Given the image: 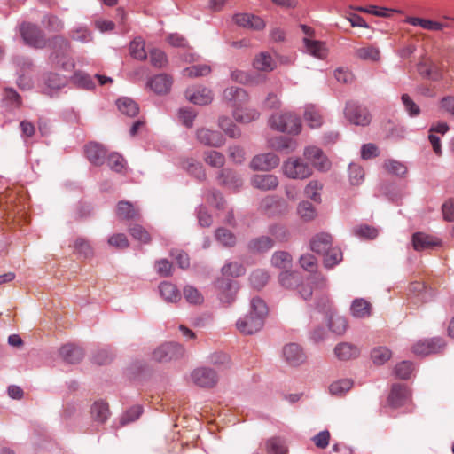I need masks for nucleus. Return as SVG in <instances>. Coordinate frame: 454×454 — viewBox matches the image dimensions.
I'll return each instance as SVG.
<instances>
[{
  "mask_svg": "<svg viewBox=\"0 0 454 454\" xmlns=\"http://www.w3.org/2000/svg\"><path fill=\"white\" fill-rule=\"evenodd\" d=\"M223 99L232 108L233 117L238 122L248 123L259 116L255 109L247 107L249 96L241 88H227L223 91Z\"/></svg>",
  "mask_w": 454,
  "mask_h": 454,
  "instance_id": "f257e3e1",
  "label": "nucleus"
},
{
  "mask_svg": "<svg viewBox=\"0 0 454 454\" xmlns=\"http://www.w3.org/2000/svg\"><path fill=\"white\" fill-rule=\"evenodd\" d=\"M244 273V267L238 262L228 263L223 267V278L215 282L218 297L223 303L231 304L234 301L239 289L238 282L231 280L230 277L237 278Z\"/></svg>",
  "mask_w": 454,
  "mask_h": 454,
  "instance_id": "f03ea898",
  "label": "nucleus"
},
{
  "mask_svg": "<svg viewBox=\"0 0 454 454\" xmlns=\"http://www.w3.org/2000/svg\"><path fill=\"white\" fill-rule=\"evenodd\" d=\"M268 307L263 300L254 297L251 300L250 312L237 321V328L243 334H253L263 326Z\"/></svg>",
  "mask_w": 454,
  "mask_h": 454,
  "instance_id": "7ed1b4c3",
  "label": "nucleus"
},
{
  "mask_svg": "<svg viewBox=\"0 0 454 454\" xmlns=\"http://www.w3.org/2000/svg\"><path fill=\"white\" fill-rule=\"evenodd\" d=\"M52 52L50 55V62L52 67H61L65 71H72L74 63L70 56V43L63 36H55L51 42Z\"/></svg>",
  "mask_w": 454,
  "mask_h": 454,
  "instance_id": "20e7f679",
  "label": "nucleus"
},
{
  "mask_svg": "<svg viewBox=\"0 0 454 454\" xmlns=\"http://www.w3.org/2000/svg\"><path fill=\"white\" fill-rule=\"evenodd\" d=\"M29 205L27 201V195L21 191L19 198V202L7 209L4 215V220L11 229L16 227H22L30 222L28 215Z\"/></svg>",
  "mask_w": 454,
  "mask_h": 454,
  "instance_id": "39448f33",
  "label": "nucleus"
},
{
  "mask_svg": "<svg viewBox=\"0 0 454 454\" xmlns=\"http://www.w3.org/2000/svg\"><path fill=\"white\" fill-rule=\"evenodd\" d=\"M269 122L271 128L290 134H299L301 129L300 118L291 112L273 114Z\"/></svg>",
  "mask_w": 454,
  "mask_h": 454,
  "instance_id": "423d86ee",
  "label": "nucleus"
},
{
  "mask_svg": "<svg viewBox=\"0 0 454 454\" xmlns=\"http://www.w3.org/2000/svg\"><path fill=\"white\" fill-rule=\"evenodd\" d=\"M319 311L329 316V328L336 334H343L348 328V320L346 317L340 316L334 310L331 300L326 296L322 298L317 303Z\"/></svg>",
  "mask_w": 454,
  "mask_h": 454,
  "instance_id": "0eeeda50",
  "label": "nucleus"
},
{
  "mask_svg": "<svg viewBox=\"0 0 454 454\" xmlns=\"http://www.w3.org/2000/svg\"><path fill=\"white\" fill-rule=\"evenodd\" d=\"M283 173L292 179H305L312 175V168L301 158H289L283 165Z\"/></svg>",
  "mask_w": 454,
  "mask_h": 454,
  "instance_id": "6e6552de",
  "label": "nucleus"
},
{
  "mask_svg": "<svg viewBox=\"0 0 454 454\" xmlns=\"http://www.w3.org/2000/svg\"><path fill=\"white\" fill-rule=\"evenodd\" d=\"M344 114L347 120L355 125L366 126L372 120L367 108L353 101L347 103Z\"/></svg>",
  "mask_w": 454,
  "mask_h": 454,
  "instance_id": "1a4fd4ad",
  "label": "nucleus"
},
{
  "mask_svg": "<svg viewBox=\"0 0 454 454\" xmlns=\"http://www.w3.org/2000/svg\"><path fill=\"white\" fill-rule=\"evenodd\" d=\"M20 33L29 46L41 49L46 45L43 32L36 25L23 23L20 27Z\"/></svg>",
  "mask_w": 454,
  "mask_h": 454,
  "instance_id": "9d476101",
  "label": "nucleus"
},
{
  "mask_svg": "<svg viewBox=\"0 0 454 454\" xmlns=\"http://www.w3.org/2000/svg\"><path fill=\"white\" fill-rule=\"evenodd\" d=\"M184 354L183 346L177 343H166L153 353V358L158 362H168L182 357Z\"/></svg>",
  "mask_w": 454,
  "mask_h": 454,
  "instance_id": "9b49d317",
  "label": "nucleus"
},
{
  "mask_svg": "<svg viewBox=\"0 0 454 454\" xmlns=\"http://www.w3.org/2000/svg\"><path fill=\"white\" fill-rule=\"evenodd\" d=\"M411 398V393L406 385L395 384L387 397V403L392 408H399L409 403Z\"/></svg>",
  "mask_w": 454,
  "mask_h": 454,
  "instance_id": "f8f14e48",
  "label": "nucleus"
},
{
  "mask_svg": "<svg viewBox=\"0 0 454 454\" xmlns=\"http://www.w3.org/2000/svg\"><path fill=\"white\" fill-rule=\"evenodd\" d=\"M444 347V341L441 338H433L418 341L412 347V352L416 356H428L440 352Z\"/></svg>",
  "mask_w": 454,
  "mask_h": 454,
  "instance_id": "ddd939ff",
  "label": "nucleus"
},
{
  "mask_svg": "<svg viewBox=\"0 0 454 454\" xmlns=\"http://www.w3.org/2000/svg\"><path fill=\"white\" fill-rule=\"evenodd\" d=\"M191 378L195 385L201 387H212L217 382L215 372L205 367L194 370L191 374Z\"/></svg>",
  "mask_w": 454,
  "mask_h": 454,
  "instance_id": "4468645a",
  "label": "nucleus"
},
{
  "mask_svg": "<svg viewBox=\"0 0 454 454\" xmlns=\"http://www.w3.org/2000/svg\"><path fill=\"white\" fill-rule=\"evenodd\" d=\"M304 156L310 160L313 166L319 171H327L331 163L322 150L317 146H309L304 151Z\"/></svg>",
  "mask_w": 454,
  "mask_h": 454,
  "instance_id": "2eb2a0df",
  "label": "nucleus"
},
{
  "mask_svg": "<svg viewBox=\"0 0 454 454\" xmlns=\"http://www.w3.org/2000/svg\"><path fill=\"white\" fill-rule=\"evenodd\" d=\"M173 84V78L167 74H160L151 77L147 82V86L155 94L163 95L170 91Z\"/></svg>",
  "mask_w": 454,
  "mask_h": 454,
  "instance_id": "dca6fc26",
  "label": "nucleus"
},
{
  "mask_svg": "<svg viewBox=\"0 0 454 454\" xmlns=\"http://www.w3.org/2000/svg\"><path fill=\"white\" fill-rule=\"evenodd\" d=\"M233 20L239 27L254 30H262L266 26L263 19L252 13H237Z\"/></svg>",
  "mask_w": 454,
  "mask_h": 454,
  "instance_id": "f3484780",
  "label": "nucleus"
},
{
  "mask_svg": "<svg viewBox=\"0 0 454 454\" xmlns=\"http://www.w3.org/2000/svg\"><path fill=\"white\" fill-rule=\"evenodd\" d=\"M279 164V158L272 153H263L254 157L251 168L254 170L269 171Z\"/></svg>",
  "mask_w": 454,
  "mask_h": 454,
  "instance_id": "a211bd4d",
  "label": "nucleus"
},
{
  "mask_svg": "<svg viewBox=\"0 0 454 454\" xmlns=\"http://www.w3.org/2000/svg\"><path fill=\"white\" fill-rule=\"evenodd\" d=\"M185 96L192 103L200 106L207 105L213 99L211 90L200 86L187 89Z\"/></svg>",
  "mask_w": 454,
  "mask_h": 454,
  "instance_id": "6ab92c4d",
  "label": "nucleus"
},
{
  "mask_svg": "<svg viewBox=\"0 0 454 454\" xmlns=\"http://www.w3.org/2000/svg\"><path fill=\"white\" fill-rule=\"evenodd\" d=\"M283 356L287 364L292 366H297L304 363L306 359L302 348L296 343H290L284 347Z\"/></svg>",
  "mask_w": 454,
  "mask_h": 454,
  "instance_id": "aec40b11",
  "label": "nucleus"
},
{
  "mask_svg": "<svg viewBox=\"0 0 454 454\" xmlns=\"http://www.w3.org/2000/svg\"><path fill=\"white\" fill-rule=\"evenodd\" d=\"M441 245V239L423 232H416L412 235V246L416 251L433 248Z\"/></svg>",
  "mask_w": 454,
  "mask_h": 454,
  "instance_id": "412c9836",
  "label": "nucleus"
},
{
  "mask_svg": "<svg viewBox=\"0 0 454 454\" xmlns=\"http://www.w3.org/2000/svg\"><path fill=\"white\" fill-rule=\"evenodd\" d=\"M74 82L81 87L90 90L95 87L94 79L97 80L98 83L104 85L106 83H112L113 80L110 77L96 74L94 78H91L89 74L81 72H76L74 75Z\"/></svg>",
  "mask_w": 454,
  "mask_h": 454,
  "instance_id": "4be33fe9",
  "label": "nucleus"
},
{
  "mask_svg": "<svg viewBox=\"0 0 454 454\" xmlns=\"http://www.w3.org/2000/svg\"><path fill=\"white\" fill-rule=\"evenodd\" d=\"M197 138L201 144L213 147H220L224 144V138L220 132L207 129H199Z\"/></svg>",
  "mask_w": 454,
  "mask_h": 454,
  "instance_id": "5701e85b",
  "label": "nucleus"
},
{
  "mask_svg": "<svg viewBox=\"0 0 454 454\" xmlns=\"http://www.w3.org/2000/svg\"><path fill=\"white\" fill-rule=\"evenodd\" d=\"M116 215L121 221L138 220L140 218V212L134 204L121 200L117 205Z\"/></svg>",
  "mask_w": 454,
  "mask_h": 454,
  "instance_id": "b1692460",
  "label": "nucleus"
},
{
  "mask_svg": "<svg viewBox=\"0 0 454 454\" xmlns=\"http://www.w3.org/2000/svg\"><path fill=\"white\" fill-rule=\"evenodd\" d=\"M87 159L94 165H102L106 157V151L103 145L98 143H89L84 149Z\"/></svg>",
  "mask_w": 454,
  "mask_h": 454,
  "instance_id": "393cba45",
  "label": "nucleus"
},
{
  "mask_svg": "<svg viewBox=\"0 0 454 454\" xmlns=\"http://www.w3.org/2000/svg\"><path fill=\"white\" fill-rule=\"evenodd\" d=\"M286 209V202L274 196H269L263 199L260 205V210L267 215H273L282 213Z\"/></svg>",
  "mask_w": 454,
  "mask_h": 454,
  "instance_id": "a878e982",
  "label": "nucleus"
},
{
  "mask_svg": "<svg viewBox=\"0 0 454 454\" xmlns=\"http://www.w3.org/2000/svg\"><path fill=\"white\" fill-rule=\"evenodd\" d=\"M59 355L66 363L76 364L82 359L83 350L79 346L68 343L60 348Z\"/></svg>",
  "mask_w": 454,
  "mask_h": 454,
  "instance_id": "bb28decb",
  "label": "nucleus"
},
{
  "mask_svg": "<svg viewBox=\"0 0 454 454\" xmlns=\"http://www.w3.org/2000/svg\"><path fill=\"white\" fill-rule=\"evenodd\" d=\"M449 130V126L445 122H439L436 125H433L429 129V141L432 145L434 152L437 155L442 154V148L440 143V137L436 134L443 136Z\"/></svg>",
  "mask_w": 454,
  "mask_h": 454,
  "instance_id": "cd10ccee",
  "label": "nucleus"
},
{
  "mask_svg": "<svg viewBox=\"0 0 454 454\" xmlns=\"http://www.w3.org/2000/svg\"><path fill=\"white\" fill-rule=\"evenodd\" d=\"M333 246V238L328 233H318L315 235L310 241V248L313 252L322 254L326 249Z\"/></svg>",
  "mask_w": 454,
  "mask_h": 454,
  "instance_id": "c85d7f7f",
  "label": "nucleus"
},
{
  "mask_svg": "<svg viewBox=\"0 0 454 454\" xmlns=\"http://www.w3.org/2000/svg\"><path fill=\"white\" fill-rule=\"evenodd\" d=\"M252 185L263 191L272 190L278 185V179L271 174L255 175L252 178Z\"/></svg>",
  "mask_w": 454,
  "mask_h": 454,
  "instance_id": "c756f323",
  "label": "nucleus"
},
{
  "mask_svg": "<svg viewBox=\"0 0 454 454\" xmlns=\"http://www.w3.org/2000/svg\"><path fill=\"white\" fill-rule=\"evenodd\" d=\"M303 42L306 50L309 54L320 59L326 58L328 50L324 42L312 40L309 38H304Z\"/></svg>",
  "mask_w": 454,
  "mask_h": 454,
  "instance_id": "7c9ffc66",
  "label": "nucleus"
},
{
  "mask_svg": "<svg viewBox=\"0 0 454 454\" xmlns=\"http://www.w3.org/2000/svg\"><path fill=\"white\" fill-rule=\"evenodd\" d=\"M350 311L353 317L364 318L371 316L372 306L366 300L363 298H356L351 304Z\"/></svg>",
  "mask_w": 454,
  "mask_h": 454,
  "instance_id": "2f4dec72",
  "label": "nucleus"
},
{
  "mask_svg": "<svg viewBox=\"0 0 454 454\" xmlns=\"http://www.w3.org/2000/svg\"><path fill=\"white\" fill-rule=\"evenodd\" d=\"M334 354L338 359L346 361L357 357L360 350L350 343H340L336 346Z\"/></svg>",
  "mask_w": 454,
  "mask_h": 454,
  "instance_id": "473e14b6",
  "label": "nucleus"
},
{
  "mask_svg": "<svg viewBox=\"0 0 454 454\" xmlns=\"http://www.w3.org/2000/svg\"><path fill=\"white\" fill-rule=\"evenodd\" d=\"M254 67L260 71L270 72L277 67V61L267 52H261L254 59Z\"/></svg>",
  "mask_w": 454,
  "mask_h": 454,
  "instance_id": "72a5a7b5",
  "label": "nucleus"
},
{
  "mask_svg": "<svg viewBox=\"0 0 454 454\" xmlns=\"http://www.w3.org/2000/svg\"><path fill=\"white\" fill-rule=\"evenodd\" d=\"M303 117L304 121L312 129L318 128L323 123V116L320 110L313 105L305 107Z\"/></svg>",
  "mask_w": 454,
  "mask_h": 454,
  "instance_id": "f704fd0d",
  "label": "nucleus"
},
{
  "mask_svg": "<svg viewBox=\"0 0 454 454\" xmlns=\"http://www.w3.org/2000/svg\"><path fill=\"white\" fill-rule=\"evenodd\" d=\"M161 297L168 302H176L181 299V294L175 285L170 282H162L160 286Z\"/></svg>",
  "mask_w": 454,
  "mask_h": 454,
  "instance_id": "c9c22d12",
  "label": "nucleus"
},
{
  "mask_svg": "<svg viewBox=\"0 0 454 454\" xmlns=\"http://www.w3.org/2000/svg\"><path fill=\"white\" fill-rule=\"evenodd\" d=\"M324 189V184L318 180H311L304 189V194L312 201L319 204L322 202L321 192Z\"/></svg>",
  "mask_w": 454,
  "mask_h": 454,
  "instance_id": "e433bc0d",
  "label": "nucleus"
},
{
  "mask_svg": "<svg viewBox=\"0 0 454 454\" xmlns=\"http://www.w3.org/2000/svg\"><path fill=\"white\" fill-rule=\"evenodd\" d=\"M220 183L226 185L230 190L237 191L241 185L240 177L237 176L231 170L223 169L219 176Z\"/></svg>",
  "mask_w": 454,
  "mask_h": 454,
  "instance_id": "4c0bfd02",
  "label": "nucleus"
},
{
  "mask_svg": "<svg viewBox=\"0 0 454 454\" xmlns=\"http://www.w3.org/2000/svg\"><path fill=\"white\" fill-rule=\"evenodd\" d=\"M116 104L119 111L127 116H136L139 112L137 103L129 98H119Z\"/></svg>",
  "mask_w": 454,
  "mask_h": 454,
  "instance_id": "58836bf2",
  "label": "nucleus"
},
{
  "mask_svg": "<svg viewBox=\"0 0 454 454\" xmlns=\"http://www.w3.org/2000/svg\"><path fill=\"white\" fill-rule=\"evenodd\" d=\"M90 413L94 420L104 423L110 415L108 404L103 401H97L93 403Z\"/></svg>",
  "mask_w": 454,
  "mask_h": 454,
  "instance_id": "ea45409f",
  "label": "nucleus"
},
{
  "mask_svg": "<svg viewBox=\"0 0 454 454\" xmlns=\"http://www.w3.org/2000/svg\"><path fill=\"white\" fill-rule=\"evenodd\" d=\"M324 255V264L326 268H333L342 261V252L340 247L332 246L326 249Z\"/></svg>",
  "mask_w": 454,
  "mask_h": 454,
  "instance_id": "a19ab883",
  "label": "nucleus"
},
{
  "mask_svg": "<svg viewBox=\"0 0 454 454\" xmlns=\"http://www.w3.org/2000/svg\"><path fill=\"white\" fill-rule=\"evenodd\" d=\"M271 263L274 267L286 271L292 267V257L287 252L278 251L272 255Z\"/></svg>",
  "mask_w": 454,
  "mask_h": 454,
  "instance_id": "79ce46f5",
  "label": "nucleus"
},
{
  "mask_svg": "<svg viewBox=\"0 0 454 454\" xmlns=\"http://www.w3.org/2000/svg\"><path fill=\"white\" fill-rule=\"evenodd\" d=\"M129 231L131 237L140 243L148 244L152 239V234L150 231L140 224H134L130 226Z\"/></svg>",
  "mask_w": 454,
  "mask_h": 454,
  "instance_id": "37998d69",
  "label": "nucleus"
},
{
  "mask_svg": "<svg viewBox=\"0 0 454 454\" xmlns=\"http://www.w3.org/2000/svg\"><path fill=\"white\" fill-rule=\"evenodd\" d=\"M182 167L198 179H204L206 176L202 165L193 159H187L184 160Z\"/></svg>",
  "mask_w": 454,
  "mask_h": 454,
  "instance_id": "c03bdc74",
  "label": "nucleus"
},
{
  "mask_svg": "<svg viewBox=\"0 0 454 454\" xmlns=\"http://www.w3.org/2000/svg\"><path fill=\"white\" fill-rule=\"evenodd\" d=\"M273 240L266 236H262L251 240L249 248L253 252L264 253L273 247Z\"/></svg>",
  "mask_w": 454,
  "mask_h": 454,
  "instance_id": "a18cd8bd",
  "label": "nucleus"
},
{
  "mask_svg": "<svg viewBox=\"0 0 454 454\" xmlns=\"http://www.w3.org/2000/svg\"><path fill=\"white\" fill-rule=\"evenodd\" d=\"M405 22L412 26H419L427 30H441L442 25L439 22L417 17H407Z\"/></svg>",
  "mask_w": 454,
  "mask_h": 454,
  "instance_id": "49530a36",
  "label": "nucleus"
},
{
  "mask_svg": "<svg viewBox=\"0 0 454 454\" xmlns=\"http://www.w3.org/2000/svg\"><path fill=\"white\" fill-rule=\"evenodd\" d=\"M356 54L359 59L364 60L377 61L380 59V51L374 45H366L358 48Z\"/></svg>",
  "mask_w": 454,
  "mask_h": 454,
  "instance_id": "de8ad7c7",
  "label": "nucleus"
},
{
  "mask_svg": "<svg viewBox=\"0 0 454 454\" xmlns=\"http://www.w3.org/2000/svg\"><path fill=\"white\" fill-rule=\"evenodd\" d=\"M300 217L304 222H309L317 216V210L315 207L309 201H301L297 208Z\"/></svg>",
  "mask_w": 454,
  "mask_h": 454,
  "instance_id": "09e8293b",
  "label": "nucleus"
},
{
  "mask_svg": "<svg viewBox=\"0 0 454 454\" xmlns=\"http://www.w3.org/2000/svg\"><path fill=\"white\" fill-rule=\"evenodd\" d=\"M273 148L278 151H294L296 147V143L291 138L284 136L273 138L270 142Z\"/></svg>",
  "mask_w": 454,
  "mask_h": 454,
  "instance_id": "8fccbe9b",
  "label": "nucleus"
},
{
  "mask_svg": "<svg viewBox=\"0 0 454 454\" xmlns=\"http://www.w3.org/2000/svg\"><path fill=\"white\" fill-rule=\"evenodd\" d=\"M268 454H286L287 448L285 442L278 437H272L266 442Z\"/></svg>",
  "mask_w": 454,
  "mask_h": 454,
  "instance_id": "3c124183",
  "label": "nucleus"
},
{
  "mask_svg": "<svg viewBox=\"0 0 454 454\" xmlns=\"http://www.w3.org/2000/svg\"><path fill=\"white\" fill-rule=\"evenodd\" d=\"M300 280V274L295 271L286 270L279 274V283L285 288H293Z\"/></svg>",
  "mask_w": 454,
  "mask_h": 454,
  "instance_id": "603ef678",
  "label": "nucleus"
},
{
  "mask_svg": "<svg viewBox=\"0 0 454 454\" xmlns=\"http://www.w3.org/2000/svg\"><path fill=\"white\" fill-rule=\"evenodd\" d=\"M129 51L134 59L144 60L146 59L145 41L142 38L134 39L129 45Z\"/></svg>",
  "mask_w": 454,
  "mask_h": 454,
  "instance_id": "864d4df0",
  "label": "nucleus"
},
{
  "mask_svg": "<svg viewBox=\"0 0 454 454\" xmlns=\"http://www.w3.org/2000/svg\"><path fill=\"white\" fill-rule=\"evenodd\" d=\"M353 386L350 380L345 379L333 382L329 387V391L333 395H342L347 393Z\"/></svg>",
  "mask_w": 454,
  "mask_h": 454,
  "instance_id": "5fc2aeb1",
  "label": "nucleus"
},
{
  "mask_svg": "<svg viewBox=\"0 0 454 454\" xmlns=\"http://www.w3.org/2000/svg\"><path fill=\"white\" fill-rule=\"evenodd\" d=\"M270 276L263 270H256L250 276V283L255 289L262 288L269 281Z\"/></svg>",
  "mask_w": 454,
  "mask_h": 454,
  "instance_id": "6e6d98bb",
  "label": "nucleus"
},
{
  "mask_svg": "<svg viewBox=\"0 0 454 454\" xmlns=\"http://www.w3.org/2000/svg\"><path fill=\"white\" fill-rule=\"evenodd\" d=\"M204 160L214 168H222L225 162V157L219 152L207 151L204 153Z\"/></svg>",
  "mask_w": 454,
  "mask_h": 454,
  "instance_id": "4d7b16f0",
  "label": "nucleus"
},
{
  "mask_svg": "<svg viewBox=\"0 0 454 454\" xmlns=\"http://www.w3.org/2000/svg\"><path fill=\"white\" fill-rule=\"evenodd\" d=\"M211 72V68L207 65H196L185 68L183 71L184 76L186 77H200L207 75Z\"/></svg>",
  "mask_w": 454,
  "mask_h": 454,
  "instance_id": "13d9d810",
  "label": "nucleus"
},
{
  "mask_svg": "<svg viewBox=\"0 0 454 454\" xmlns=\"http://www.w3.org/2000/svg\"><path fill=\"white\" fill-rule=\"evenodd\" d=\"M391 351L385 347H379L372 351L371 356L374 364H383L391 357Z\"/></svg>",
  "mask_w": 454,
  "mask_h": 454,
  "instance_id": "bf43d9fd",
  "label": "nucleus"
},
{
  "mask_svg": "<svg viewBox=\"0 0 454 454\" xmlns=\"http://www.w3.org/2000/svg\"><path fill=\"white\" fill-rule=\"evenodd\" d=\"M219 126L230 137H238L240 135L239 129L227 117H221L219 119Z\"/></svg>",
  "mask_w": 454,
  "mask_h": 454,
  "instance_id": "052dcab7",
  "label": "nucleus"
},
{
  "mask_svg": "<svg viewBox=\"0 0 454 454\" xmlns=\"http://www.w3.org/2000/svg\"><path fill=\"white\" fill-rule=\"evenodd\" d=\"M384 168L387 172L398 176H403L407 172V168L404 164L394 160H386L384 163Z\"/></svg>",
  "mask_w": 454,
  "mask_h": 454,
  "instance_id": "680f3d73",
  "label": "nucleus"
},
{
  "mask_svg": "<svg viewBox=\"0 0 454 454\" xmlns=\"http://www.w3.org/2000/svg\"><path fill=\"white\" fill-rule=\"evenodd\" d=\"M215 238L220 243L226 247H231L236 242L235 236L224 228H219L216 230Z\"/></svg>",
  "mask_w": 454,
  "mask_h": 454,
  "instance_id": "e2e57ef3",
  "label": "nucleus"
},
{
  "mask_svg": "<svg viewBox=\"0 0 454 454\" xmlns=\"http://www.w3.org/2000/svg\"><path fill=\"white\" fill-rule=\"evenodd\" d=\"M107 164L115 172L121 173L125 168V160L121 155L113 153L107 157Z\"/></svg>",
  "mask_w": 454,
  "mask_h": 454,
  "instance_id": "0e129e2a",
  "label": "nucleus"
},
{
  "mask_svg": "<svg viewBox=\"0 0 454 454\" xmlns=\"http://www.w3.org/2000/svg\"><path fill=\"white\" fill-rule=\"evenodd\" d=\"M414 370L411 362L403 361L398 364L395 368V375L403 380L409 379Z\"/></svg>",
  "mask_w": 454,
  "mask_h": 454,
  "instance_id": "69168bd1",
  "label": "nucleus"
},
{
  "mask_svg": "<svg viewBox=\"0 0 454 454\" xmlns=\"http://www.w3.org/2000/svg\"><path fill=\"white\" fill-rule=\"evenodd\" d=\"M349 180L351 184L357 185L359 184L364 176V171L362 167L358 164L352 163L349 165Z\"/></svg>",
  "mask_w": 454,
  "mask_h": 454,
  "instance_id": "338daca9",
  "label": "nucleus"
},
{
  "mask_svg": "<svg viewBox=\"0 0 454 454\" xmlns=\"http://www.w3.org/2000/svg\"><path fill=\"white\" fill-rule=\"evenodd\" d=\"M150 62L153 67L161 68L167 65L168 59L162 51L154 49L150 52Z\"/></svg>",
  "mask_w": 454,
  "mask_h": 454,
  "instance_id": "774afa93",
  "label": "nucleus"
}]
</instances>
